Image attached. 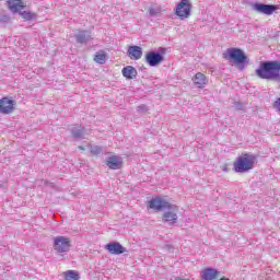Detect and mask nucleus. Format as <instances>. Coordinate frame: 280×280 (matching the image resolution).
Wrapping results in <instances>:
<instances>
[{
	"label": "nucleus",
	"mask_w": 280,
	"mask_h": 280,
	"mask_svg": "<svg viewBox=\"0 0 280 280\" xmlns=\"http://www.w3.org/2000/svg\"><path fill=\"white\" fill-rule=\"evenodd\" d=\"M122 75L127 78V80H135V78H137V69L132 66H127L122 68Z\"/></svg>",
	"instance_id": "obj_19"
},
{
	"label": "nucleus",
	"mask_w": 280,
	"mask_h": 280,
	"mask_svg": "<svg viewBox=\"0 0 280 280\" xmlns=\"http://www.w3.org/2000/svg\"><path fill=\"white\" fill-rule=\"evenodd\" d=\"M8 21H10V15L0 14V23H8Z\"/></svg>",
	"instance_id": "obj_25"
},
{
	"label": "nucleus",
	"mask_w": 280,
	"mask_h": 280,
	"mask_svg": "<svg viewBox=\"0 0 280 280\" xmlns=\"http://www.w3.org/2000/svg\"><path fill=\"white\" fill-rule=\"evenodd\" d=\"M105 250H108L109 255H124V253H128V249L124 247L119 242H112L106 244Z\"/></svg>",
	"instance_id": "obj_9"
},
{
	"label": "nucleus",
	"mask_w": 280,
	"mask_h": 280,
	"mask_svg": "<svg viewBox=\"0 0 280 280\" xmlns=\"http://www.w3.org/2000/svg\"><path fill=\"white\" fill-rule=\"evenodd\" d=\"M65 279L66 280H78L80 279V275H78L74 270H68L65 272Z\"/></svg>",
	"instance_id": "obj_22"
},
{
	"label": "nucleus",
	"mask_w": 280,
	"mask_h": 280,
	"mask_svg": "<svg viewBox=\"0 0 280 280\" xmlns=\"http://www.w3.org/2000/svg\"><path fill=\"white\" fill-rule=\"evenodd\" d=\"M234 108H236V110H242L244 108V104L241 102H234Z\"/></svg>",
	"instance_id": "obj_27"
},
{
	"label": "nucleus",
	"mask_w": 280,
	"mask_h": 280,
	"mask_svg": "<svg viewBox=\"0 0 280 280\" xmlns=\"http://www.w3.org/2000/svg\"><path fill=\"white\" fill-rule=\"evenodd\" d=\"M54 250L57 253H69L71 248V240L67 236L54 237Z\"/></svg>",
	"instance_id": "obj_6"
},
{
	"label": "nucleus",
	"mask_w": 280,
	"mask_h": 280,
	"mask_svg": "<svg viewBox=\"0 0 280 280\" xmlns=\"http://www.w3.org/2000/svg\"><path fill=\"white\" fill-rule=\"evenodd\" d=\"M79 150H84V147H82V145H79Z\"/></svg>",
	"instance_id": "obj_28"
},
{
	"label": "nucleus",
	"mask_w": 280,
	"mask_h": 280,
	"mask_svg": "<svg viewBox=\"0 0 280 280\" xmlns=\"http://www.w3.org/2000/svg\"><path fill=\"white\" fill-rule=\"evenodd\" d=\"M194 84L198 89H205L206 84H208L209 80H207V75L202 74V72L196 73V75L192 78Z\"/></svg>",
	"instance_id": "obj_16"
},
{
	"label": "nucleus",
	"mask_w": 280,
	"mask_h": 280,
	"mask_svg": "<svg viewBox=\"0 0 280 280\" xmlns=\"http://www.w3.org/2000/svg\"><path fill=\"white\" fill-rule=\"evenodd\" d=\"M127 56L131 60H141L143 56V49L140 46H129L127 50Z\"/></svg>",
	"instance_id": "obj_13"
},
{
	"label": "nucleus",
	"mask_w": 280,
	"mask_h": 280,
	"mask_svg": "<svg viewBox=\"0 0 280 280\" xmlns=\"http://www.w3.org/2000/svg\"><path fill=\"white\" fill-rule=\"evenodd\" d=\"M8 8L11 12L16 14V12H21L25 5H23V1L21 0H8Z\"/></svg>",
	"instance_id": "obj_17"
},
{
	"label": "nucleus",
	"mask_w": 280,
	"mask_h": 280,
	"mask_svg": "<svg viewBox=\"0 0 280 280\" xmlns=\"http://www.w3.org/2000/svg\"><path fill=\"white\" fill-rule=\"evenodd\" d=\"M253 10L258 12V14H267V16H270V14L277 10V5L256 2L253 4Z\"/></svg>",
	"instance_id": "obj_8"
},
{
	"label": "nucleus",
	"mask_w": 280,
	"mask_h": 280,
	"mask_svg": "<svg viewBox=\"0 0 280 280\" xmlns=\"http://www.w3.org/2000/svg\"><path fill=\"white\" fill-rule=\"evenodd\" d=\"M74 38L80 45H86L91 40V35L86 31H81L74 35Z\"/></svg>",
	"instance_id": "obj_18"
},
{
	"label": "nucleus",
	"mask_w": 280,
	"mask_h": 280,
	"mask_svg": "<svg viewBox=\"0 0 280 280\" xmlns=\"http://www.w3.org/2000/svg\"><path fill=\"white\" fill-rule=\"evenodd\" d=\"M166 211L163 213L162 220L166 222L168 226H174L178 222V207L172 206L166 207Z\"/></svg>",
	"instance_id": "obj_5"
},
{
	"label": "nucleus",
	"mask_w": 280,
	"mask_h": 280,
	"mask_svg": "<svg viewBox=\"0 0 280 280\" xmlns=\"http://www.w3.org/2000/svg\"><path fill=\"white\" fill-rule=\"evenodd\" d=\"M137 110H138V113L145 114V112L148 110V106L142 104L137 107Z\"/></svg>",
	"instance_id": "obj_26"
},
{
	"label": "nucleus",
	"mask_w": 280,
	"mask_h": 280,
	"mask_svg": "<svg viewBox=\"0 0 280 280\" xmlns=\"http://www.w3.org/2000/svg\"><path fill=\"white\" fill-rule=\"evenodd\" d=\"M19 14L24 19L25 21H34L36 19V13L32 11H20Z\"/></svg>",
	"instance_id": "obj_21"
},
{
	"label": "nucleus",
	"mask_w": 280,
	"mask_h": 280,
	"mask_svg": "<svg viewBox=\"0 0 280 280\" xmlns=\"http://www.w3.org/2000/svg\"><path fill=\"white\" fill-rule=\"evenodd\" d=\"M220 271L214 268H206L201 271V279L203 280H215L218 279Z\"/></svg>",
	"instance_id": "obj_14"
},
{
	"label": "nucleus",
	"mask_w": 280,
	"mask_h": 280,
	"mask_svg": "<svg viewBox=\"0 0 280 280\" xmlns=\"http://www.w3.org/2000/svg\"><path fill=\"white\" fill-rule=\"evenodd\" d=\"M163 60H165V57L159 51L152 50L145 55V62L149 67H159Z\"/></svg>",
	"instance_id": "obj_7"
},
{
	"label": "nucleus",
	"mask_w": 280,
	"mask_h": 280,
	"mask_svg": "<svg viewBox=\"0 0 280 280\" xmlns=\"http://www.w3.org/2000/svg\"><path fill=\"white\" fill-rule=\"evenodd\" d=\"M257 163V156L250 153H244L238 156L234 162V172L237 174H245V172H250Z\"/></svg>",
	"instance_id": "obj_2"
},
{
	"label": "nucleus",
	"mask_w": 280,
	"mask_h": 280,
	"mask_svg": "<svg viewBox=\"0 0 280 280\" xmlns=\"http://www.w3.org/2000/svg\"><path fill=\"white\" fill-rule=\"evenodd\" d=\"M94 62H97V65H105L106 63V52L103 50H100L94 56Z\"/></svg>",
	"instance_id": "obj_20"
},
{
	"label": "nucleus",
	"mask_w": 280,
	"mask_h": 280,
	"mask_svg": "<svg viewBox=\"0 0 280 280\" xmlns=\"http://www.w3.org/2000/svg\"><path fill=\"white\" fill-rule=\"evenodd\" d=\"M223 58L225 60H233V62H235V65L238 66V69L241 71H244V67H246V65H248V62H249L248 56H246L244 50H242L240 48H229L223 54Z\"/></svg>",
	"instance_id": "obj_3"
},
{
	"label": "nucleus",
	"mask_w": 280,
	"mask_h": 280,
	"mask_svg": "<svg viewBox=\"0 0 280 280\" xmlns=\"http://www.w3.org/2000/svg\"><path fill=\"white\" fill-rule=\"evenodd\" d=\"M149 14H150V16H159V14H161V9L160 8H150Z\"/></svg>",
	"instance_id": "obj_24"
},
{
	"label": "nucleus",
	"mask_w": 280,
	"mask_h": 280,
	"mask_svg": "<svg viewBox=\"0 0 280 280\" xmlns=\"http://www.w3.org/2000/svg\"><path fill=\"white\" fill-rule=\"evenodd\" d=\"M71 136L74 138V141H82V139H86V131L84 127L80 125H74L70 129Z\"/></svg>",
	"instance_id": "obj_12"
},
{
	"label": "nucleus",
	"mask_w": 280,
	"mask_h": 280,
	"mask_svg": "<svg viewBox=\"0 0 280 280\" xmlns=\"http://www.w3.org/2000/svg\"><path fill=\"white\" fill-rule=\"evenodd\" d=\"M256 75L260 80L280 82V61H261L259 68L256 69Z\"/></svg>",
	"instance_id": "obj_1"
},
{
	"label": "nucleus",
	"mask_w": 280,
	"mask_h": 280,
	"mask_svg": "<svg viewBox=\"0 0 280 280\" xmlns=\"http://www.w3.org/2000/svg\"><path fill=\"white\" fill-rule=\"evenodd\" d=\"M14 104H16L14 100L3 97L0 100V113H2V115H10V113L14 110Z\"/></svg>",
	"instance_id": "obj_10"
},
{
	"label": "nucleus",
	"mask_w": 280,
	"mask_h": 280,
	"mask_svg": "<svg viewBox=\"0 0 280 280\" xmlns=\"http://www.w3.org/2000/svg\"><path fill=\"white\" fill-rule=\"evenodd\" d=\"M104 150L100 145H94L91 148V154H93L94 156H100V154H102Z\"/></svg>",
	"instance_id": "obj_23"
},
{
	"label": "nucleus",
	"mask_w": 280,
	"mask_h": 280,
	"mask_svg": "<svg viewBox=\"0 0 280 280\" xmlns=\"http://www.w3.org/2000/svg\"><path fill=\"white\" fill-rule=\"evenodd\" d=\"M170 202L161 199V198H154L149 201L150 209H154L155 211H163L166 209V207H170Z\"/></svg>",
	"instance_id": "obj_11"
},
{
	"label": "nucleus",
	"mask_w": 280,
	"mask_h": 280,
	"mask_svg": "<svg viewBox=\"0 0 280 280\" xmlns=\"http://www.w3.org/2000/svg\"><path fill=\"white\" fill-rule=\"evenodd\" d=\"M106 165L109 170H121V159L117 155L109 156L106 160Z\"/></svg>",
	"instance_id": "obj_15"
},
{
	"label": "nucleus",
	"mask_w": 280,
	"mask_h": 280,
	"mask_svg": "<svg viewBox=\"0 0 280 280\" xmlns=\"http://www.w3.org/2000/svg\"><path fill=\"white\" fill-rule=\"evenodd\" d=\"M175 14L182 21L189 19V16H191V4L189 3V0H180V2L175 7Z\"/></svg>",
	"instance_id": "obj_4"
}]
</instances>
